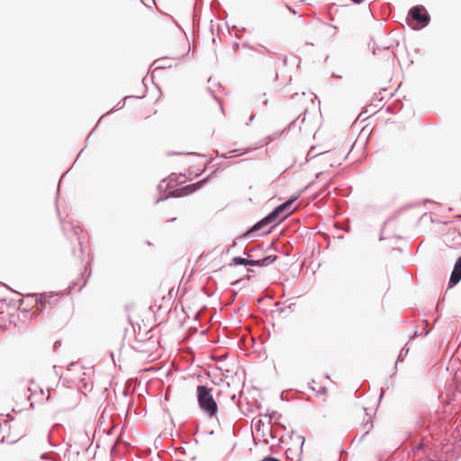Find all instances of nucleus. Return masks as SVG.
Returning a JSON list of instances; mask_svg holds the SVG:
<instances>
[{"instance_id":"nucleus-6","label":"nucleus","mask_w":461,"mask_h":461,"mask_svg":"<svg viewBox=\"0 0 461 461\" xmlns=\"http://www.w3.org/2000/svg\"><path fill=\"white\" fill-rule=\"evenodd\" d=\"M276 259V256H267L262 259L249 260V263H248V266L265 267V266H268L269 264L274 262Z\"/></svg>"},{"instance_id":"nucleus-2","label":"nucleus","mask_w":461,"mask_h":461,"mask_svg":"<svg viewBox=\"0 0 461 461\" xmlns=\"http://www.w3.org/2000/svg\"><path fill=\"white\" fill-rule=\"evenodd\" d=\"M292 204L293 201H287L277 206L270 214L255 224L251 229V231L258 230L267 224L273 223L276 221H282L286 218L292 212Z\"/></svg>"},{"instance_id":"nucleus-11","label":"nucleus","mask_w":461,"mask_h":461,"mask_svg":"<svg viewBox=\"0 0 461 461\" xmlns=\"http://www.w3.org/2000/svg\"><path fill=\"white\" fill-rule=\"evenodd\" d=\"M355 4H360L363 2V0H351Z\"/></svg>"},{"instance_id":"nucleus-9","label":"nucleus","mask_w":461,"mask_h":461,"mask_svg":"<svg viewBox=\"0 0 461 461\" xmlns=\"http://www.w3.org/2000/svg\"><path fill=\"white\" fill-rule=\"evenodd\" d=\"M233 262H234L236 265H244V266H248V263H249V259L243 258H240V257H235V258H233Z\"/></svg>"},{"instance_id":"nucleus-1","label":"nucleus","mask_w":461,"mask_h":461,"mask_svg":"<svg viewBox=\"0 0 461 461\" xmlns=\"http://www.w3.org/2000/svg\"><path fill=\"white\" fill-rule=\"evenodd\" d=\"M199 406L210 417L216 414L218 406L212 393V389L204 385H199L196 389Z\"/></svg>"},{"instance_id":"nucleus-12","label":"nucleus","mask_w":461,"mask_h":461,"mask_svg":"<svg viewBox=\"0 0 461 461\" xmlns=\"http://www.w3.org/2000/svg\"><path fill=\"white\" fill-rule=\"evenodd\" d=\"M186 188H188V189L190 188V189H193V190L195 189V187L194 185H187Z\"/></svg>"},{"instance_id":"nucleus-3","label":"nucleus","mask_w":461,"mask_h":461,"mask_svg":"<svg viewBox=\"0 0 461 461\" xmlns=\"http://www.w3.org/2000/svg\"><path fill=\"white\" fill-rule=\"evenodd\" d=\"M304 444V438L298 434H293L288 443V447L285 450L286 458L288 461H301L303 455V447Z\"/></svg>"},{"instance_id":"nucleus-8","label":"nucleus","mask_w":461,"mask_h":461,"mask_svg":"<svg viewBox=\"0 0 461 461\" xmlns=\"http://www.w3.org/2000/svg\"><path fill=\"white\" fill-rule=\"evenodd\" d=\"M358 416L359 417L360 416H364V417L366 416L367 417V419H366V422H365V424L363 426V429H366L367 431L372 427V424L370 422L371 417L368 414L365 413V410L363 411H360L358 413Z\"/></svg>"},{"instance_id":"nucleus-7","label":"nucleus","mask_w":461,"mask_h":461,"mask_svg":"<svg viewBox=\"0 0 461 461\" xmlns=\"http://www.w3.org/2000/svg\"><path fill=\"white\" fill-rule=\"evenodd\" d=\"M207 104H208L210 110H212V111H214L216 113L222 111L221 104L220 101L214 96H212V95L209 96Z\"/></svg>"},{"instance_id":"nucleus-10","label":"nucleus","mask_w":461,"mask_h":461,"mask_svg":"<svg viewBox=\"0 0 461 461\" xmlns=\"http://www.w3.org/2000/svg\"><path fill=\"white\" fill-rule=\"evenodd\" d=\"M155 64L158 65L157 68H165L167 66V62H166V59H158L155 61ZM168 67H171V65L169 64Z\"/></svg>"},{"instance_id":"nucleus-5","label":"nucleus","mask_w":461,"mask_h":461,"mask_svg":"<svg viewBox=\"0 0 461 461\" xmlns=\"http://www.w3.org/2000/svg\"><path fill=\"white\" fill-rule=\"evenodd\" d=\"M461 279V257L457 259L452 271L449 282L456 285Z\"/></svg>"},{"instance_id":"nucleus-4","label":"nucleus","mask_w":461,"mask_h":461,"mask_svg":"<svg viewBox=\"0 0 461 461\" xmlns=\"http://www.w3.org/2000/svg\"><path fill=\"white\" fill-rule=\"evenodd\" d=\"M410 14L421 27H425L430 21V16L422 5H416L410 10Z\"/></svg>"}]
</instances>
